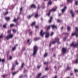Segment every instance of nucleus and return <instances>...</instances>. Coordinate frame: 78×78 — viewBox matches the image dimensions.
<instances>
[{
  "mask_svg": "<svg viewBox=\"0 0 78 78\" xmlns=\"http://www.w3.org/2000/svg\"><path fill=\"white\" fill-rule=\"evenodd\" d=\"M41 73H40L38 74L37 75V76L38 77H39V78H40V76H41Z\"/></svg>",
  "mask_w": 78,
  "mask_h": 78,
  "instance_id": "25",
  "label": "nucleus"
},
{
  "mask_svg": "<svg viewBox=\"0 0 78 78\" xmlns=\"http://www.w3.org/2000/svg\"><path fill=\"white\" fill-rule=\"evenodd\" d=\"M52 19H53V17L52 16L50 17V20L49 21V23H51V21H52Z\"/></svg>",
  "mask_w": 78,
  "mask_h": 78,
  "instance_id": "19",
  "label": "nucleus"
},
{
  "mask_svg": "<svg viewBox=\"0 0 78 78\" xmlns=\"http://www.w3.org/2000/svg\"><path fill=\"white\" fill-rule=\"evenodd\" d=\"M33 33V32L32 31H30V34H31Z\"/></svg>",
  "mask_w": 78,
  "mask_h": 78,
  "instance_id": "54",
  "label": "nucleus"
},
{
  "mask_svg": "<svg viewBox=\"0 0 78 78\" xmlns=\"http://www.w3.org/2000/svg\"><path fill=\"white\" fill-rule=\"evenodd\" d=\"M53 56L54 57H55V56H56V54H54Z\"/></svg>",
  "mask_w": 78,
  "mask_h": 78,
  "instance_id": "61",
  "label": "nucleus"
},
{
  "mask_svg": "<svg viewBox=\"0 0 78 78\" xmlns=\"http://www.w3.org/2000/svg\"><path fill=\"white\" fill-rule=\"evenodd\" d=\"M14 67H15V65H14V64H13L12 67L11 69L12 70H13L14 69Z\"/></svg>",
  "mask_w": 78,
  "mask_h": 78,
  "instance_id": "16",
  "label": "nucleus"
},
{
  "mask_svg": "<svg viewBox=\"0 0 78 78\" xmlns=\"http://www.w3.org/2000/svg\"><path fill=\"white\" fill-rule=\"evenodd\" d=\"M3 28H6V25L5 24L3 25Z\"/></svg>",
  "mask_w": 78,
  "mask_h": 78,
  "instance_id": "35",
  "label": "nucleus"
},
{
  "mask_svg": "<svg viewBox=\"0 0 78 78\" xmlns=\"http://www.w3.org/2000/svg\"><path fill=\"white\" fill-rule=\"evenodd\" d=\"M54 68L55 69V70H56V69H57V68H56V66H55L54 67Z\"/></svg>",
  "mask_w": 78,
  "mask_h": 78,
  "instance_id": "51",
  "label": "nucleus"
},
{
  "mask_svg": "<svg viewBox=\"0 0 78 78\" xmlns=\"http://www.w3.org/2000/svg\"><path fill=\"white\" fill-rule=\"evenodd\" d=\"M66 8H67V7L66 6H65L64 7V8L62 9V12H64L66 11Z\"/></svg>",
  "mask_w": 78,
  "mask_h": 78,
  "instance_id": "11",
  "label": "nucleus"
},
{
  "mask_svg": "<svg viewBox=\"0 0 78 78\" xmlns=\"http://www.w3.org/2000/svg\"><path fill=\"white\" fill-rule=\"evenodd\" d=\"M15 63L16 64V65H18V64H19L18 63V62H17V61H16L15 62Z\"/></svg>",
  "mask_w": 78,
  "mask_h": 78,
  "instance_id": "34",
  "label": "nucleus"
},
{
  "mask_svg": "<svg viewBox=\"0 0 78 78\" xmlns=\"http://www.w3.org/2000/svg\"><path fill=\"white\" fill-rule=\"evenodd\" d=\"M67 30L68 31H70V27L69 26H68L67 27Z\"/></svg>",
  "mask_w": 78,
  "mask_h": 78,
  "instance_id": "37",
  "label": "nucleus"
},
{
  "mask_svg": "<svg viewBox=\"0 0 78 78\" xmlns=\"http://www.w3.org/2000/svg\"><path fill=\"white\" fill-rule=\"evenodd\" d=\"M47 55H48V53H45L44 55V58H45V57L47 56Z\"/></svg>",
  "mask_w": 78,
  "mask_h": 78,
  "instance_id": "21",
  "label": "nucleus"
},
{
  "mask_svg": "<svg viewBox=\"0 0 78 78\" xmlns=\"http://www.w3.org/2000/svg\"><path fill=\"white\" fill-rule=\"evenodd\" d=\"M17 20V19H15L13 20V22H16V21Z\"/></svg>",
  "mask_w": 78,
  "mask_h": 78,
  "instance_id": "49",
  "label": "nucleus"
},
{
  "mask_svg": "<svg viewBox=\"0 0 78 78\" xmlns=\"http://www.w3.org/2000/svg\"><path fill=\"white\" fill-rule=\"evenodd\" d=\"M57 22H59V23H61V20L59 19H58L57 20Z\"/></svg>",
  "mask_w": 78,
  "mask_h": 78,
  "instance_id": "39",
  "label": "nucleus"
},
{
  "mask_svg": "<svg viewBox=\"0 0 78 78\" xmlns=\"http://www.w3.org/2000/svg\"><path fill=\"white\" fill-rule=\"evenodd\" d=\"M33 50L34 52L32 55L33 56H35V55H36L37 53V50H38V47L37 46H34Z\"/></svg>",
  "mask_w": 78,
  "mask_h": 78,
  "instance_id": "2",
  "label": "nucleus"
},
{
  "mask_svg": "<svg viewBox=\"0 0 78 78\" xmlns=\"http://www.w3.org/2000/svg\"><path fill=\"white\" fill-rule=\"evenodd\" d=\"M5 19L6 20H9L10 19V17H5Z\"/></svg>",
  "mask_w": 78,
  "mask_h": 78,
  "instance_id": "15",
  "label": "nucleus"
},
{
  "mask_svg": "<svg viewBox=\"0 0 78 78\" xmlns=\"http://www.w3.org/2000/svg\"><path fill=\"white\" fill-rule=\"evenodd\" d=\"M67 51V48L64 47L62 48V53H66Z\"/></svg>",
  "mask_w": 78,
  "mask_h": 78,
  "instance_id": "6",
  "label": "nucleus"
},
{
  "mask_svg": "<svg viewBox=\"0 0 78 78\" xmlns=\"http://www.w3.org/2000/svg\"><path fill=\"white\" fill-rule=\"evenodd\" d=\"M35 23H36V22H34L31 24V26H33V25H35Z\"/></svg>",
  "mask_w": 78,
  "mask_h": 78,
  "instance_id": "27",
  "label": "nucleus"
},
{
  "mask_svg": "<svg viewBox=\"0 0 78 78\" xmlns=\"http://www.w3.org/2000/svg\"><path fill=\"white\" fill-rule=\"evenodd\" d=\"M8 14V12L7 11L5 12V13H3V14L4 16H6V14Z\"/></svg>",
  "mask_w": 78,
  "mask_h": 78,
  "instance_id": "31",
  "label": "nucleus"
},
{
  "mask_svg": "<svg viewBox=\"0 0 78 78\" xmlns=\"http://www.w3.org/2000/svg\"><path fill=\"white\" fill-rule=\"evenodd\" d=\"M24 77H27V75L25 74V75H24Z\"/></svg>",
  "mask_w": 78,
  "mask_h": 78,
  "instance_id": "59",
  "label": "nucleus"
},
{
  "mask_svg": "<svg viewBox=\"0 0 78 78\" xmlns=\"http://www.w3.org/2000/svg\"><path fill=\"white\" fill-rule=\"evenodd\" d=\"M23 77V75H20L19 77V78H22Z\"/></svg>",
  "mask_w": 78,
  "mask_h": 78,
  "instance_id": "45",
  "label": "nucleus"
},
{
  "mask_svg": "<svg viewBox=\"0 0 78 78\" xmlns=\"http://www.w3.org/2000/svg\"><path fill=\"white\" fill-rule=\"evenodd\" d=\"M3 35H0V39L1 38H3Z\"/></svg>",
  "mask_w": 78,
  "mask_h": 78,
  "instance_id": "47",
  "label": "nucleus"
},
{
  "mask_svg": "<svg viewBox=\"0 0 78 78\" xmlns=\"http://www.w3.org/2000/svg\"><path fill=\"white\" fill-rule=\"evenodd\" d=\"M30 39H28V40H27V42H30Z\"/></svg>",
  "mask_w": 78,
  "mask_h": 78,
  "instance_id": "56",
  "label": "nucleus"
},
{
  "mask_svg": "<svg viewBox=\"0 0 78 78\" xmlns=\"http://www.w3.org/2000/svg\"><path fill=\"white\" fill-rule=\"evenodd\" d=\"M13 37V35L12 34H8V35L7 36L5 37V39L7 40H8L9 39H11L12 37Z\"/></svg>",
  "mask_w": 78,
  "mask_h": 78,
  "instance_id": "4",
  "label": "nucleus"
},
{
  "mask_svg": "<svg viewBox=\"0 0 78 78\" xmlns=\"http://www.w3.org/2000/svg\"><path fill=\"white\" fill-rule=\"evenodd\" d=\"M54 78H57V76H55Z\"/></svg>",
  "mask_w": 78,
  "mask_h": 78,
  "instance_id": "63",
  "label": "nucleus"
},
{
  "mask_svg": "<svg viewBox=\"0 0 78 78\" xmlns=\"http://www.w3.org/2000/svg\"><path fill=\"white\" fill-rule=\"evenodd\" d=\"M22 9H23L22 7H21L20 9V11L21 12L22 11Z\"/></svg>",
  "mask_w": 78,
  "mask_h": 78,
  "instance_id": "52",
  "label": "nucleus"
},
{
  "mask_svg": "<svg viewBox=\"0 0 78 78\" xmlns=\"http://www.w3.org/2000/svg\"><path fill=\"white\" fill-rule=\"evenodd\" d=\"M55 40L57 41V43H58V45H59L61 44V42H59V39L58 37H56L55 38Z\"/></svg>",
  "mask_w": 78,
  "mask_h": 78,
  "instance_id": "8",
  "label": "nucleus"
},
{
  "mask_svg": "<svg viewBox=\"0 0 78 78\" xmlns=\"http://www.w3.org/2000/svg\"><path fill=\"white\" fill-rule=\"evenodd\" d=\"M17 72H18L16 71V72H15L13 73H12V75H15V74H16V73H17Z\"/></svg>",
  "mask_w": 78,
  "mask_h": 78,
  "instance_id": "24",
  "label": "nucleus"
},
{
  "mask_svg": "<svg viewBox=\"0 0 78 78\" xmlns=\"http://www.w3.org/2000/svg\"><path fill=\"white\" fill-rule=\"evenodd\" d=\"M51 27L52 29H54V28H57V26L55 25H52Z\"/></svg>",
  "mask_w": 78,
  "mask_h": 78,
  "instance_id": "13",
  "label": "nucleus"
},
{
  "mask_svg": "<svg viewBox=\"0 0 78 78\" xmlns=\"http://www.w3.org/2000/svg\"><path fill=\"white\" fill-rule=\"evenodd\" d=\"M33 16V15H30L29 16H28L27 18L28 19H31V18Z\"/></svg>",
  "mask_w": 78,
  "mask_h": 78,
  "instance_id": "18",
  "label": "nucleus"
},
{
  "mask_svg": "<svg viewBox=\"0 0 78 78\" xmlns=\"http://www.w3.org/2000/svg\"><path fill=\"white\" fill-rule=\"evenodd\" d=\"M9 59H10V60L12 59V56H10L9 57Z\"/></svg>",
  "mask_w": 78,
  "mask_h": 78,
  "instance_id": "50",
  "label": "nucleus"
},
{
  "mask_svg": "<svg viewBox=\"0 0 78 78\" xmlns=\"http://www.w3.org/2000/svg\"><path fill=\"white\" fill-rule=\"evenodd\" d=\"M70 46L73 47H77L78 46V43H76L75 44H74V42H73L71 44Z\"/></svg>",
  "mask_w": 78,
  "mask_h": 78,
  "instance_id": "5",
  "label": "nucleus"
},
{
  "mask_svg": "<svg viewBox=\"0 0 78 78\" xmlns=\"http://www.w3.org/2000/svg\"><path fill=\"white\" fill-rule=\"evenodd\" d=\"M30 8H34L35 9H36V6L35 5V4H33L30 5Z\"/></svg>",
  "mask_w": 78,
  "mask_h": 78,
  "instance_id": "9",
  "label": "nucleus"
},
{
  "mask_svg": "<svg viewBox=\"0 0 78 78\" xmlns=\"http://www.w3.org/2000/svg\"><path fill=\"white\" fill-rule=\"evenodd\" d=\"M45 70H48V68H46Z\"/></svg>",
  "mask_w": 78,
  "mask_h": 78,
  "instance_id": "55",
  "label": "nucleus"
},
{
  "mask_svg": "<svg viewBox=\"0 0 78 78\" xmlns=\"http://www.w3.org/2000/svg\"><path fill=\"white\" fill-rule=\"evenodd\" d=\"M38 27H39L38 26H37L35 27L36 28H38Z\"/></svg>",
  "mask_w": 78,
  "mask_h": 78,
  "instance_id": "58",
  "label": "nucleus"
},
{
  "mask_svg": "<svg viewBox=\"0 0 78 78\" xmlns=\"http://www.w3.org/2000/svg\"><path fill=\"white\" fill-rule=\"evenodd\" d=\"M39 16V15H38V13H37L35 15L34 17L35 18Z\"/></svg>",
  "mask_w": 78,
  "mask_h": 78,
  "instance_id": "23",
  "label": "nucleus"
},
{
  "mask_svg": "<svg viewBox=\"0 0 78 78\" xmlns=\"http://www.w3.org/2000/svg\"><path fill=\"white\" fill-rule=\"evenodd\" d=\"M56 42V41H50V44L49 45V47L50 48L51 47V44H55V43Z\"/></svg>",
  "mask_w": 78,
  "mask_h": 78,
  "instance_id": "7",
  "label": "nucleus"
},
{
  "mask_svg": "<svg viewBox=\"0 0 78 78\" xmlns=\"http://www.w3.org/2000/svg\"><path fill=\"white\" fill-rule=\"evenodd\" d=\"M56 9H51V10H49V12H53V11H56Z\"/></svg>",
  "mask_w": 78,
  "mask_h": 78,
  "instance_id": "14",
  "label": "nucleus"
},
{
  "mask_svg": "<svg viewBox=\"0 0 78 78\" xmlns=\"http://www.w3.org/2000/svg\"><path fill=\"white\" fill-rule=\"evenodd\" d=\"M76 30L74 33H72L71 34L72 36H74L76 35V37H78V27H75Z\"/></svg>",
  "mask_w": 78,
  "mask_h": 78,
  "instance_id": "3",
  "label": "nucleus"
},
{
  "mask_svg": "<svg viewBox=\"0 0 78 78\" xmlns=\"http://www.w3.org/2000/svg\"><path fill=\"white\" fill-rule=\"evenodd\" d=\"M70 13L71 14L72 17H74V16H75V14H74V13L73 12V10H70Z\"/></svg>",
  "mask_w": 78,
  "mask_h": 78,
  "instance_id": "10",
  "label": "nucleus"
},
{
  "mask_svg": "<svg viewBox=\"0 0 78 78\" xmlns=\"http://www.w3.org/2000/svg\"><path fill=\"white\" fill-rule=\"evenodd\" d=\"M64 40H66V37H65L64 38Z\"/></svg>",
  "mask_w": 78,
  "mask_h": 78,
  "instance_id": "64",
  "label": "nucleus"
},
{
  "mask_svg": "<svg viewBox=\"0 0 78 78\" xmlns=\"http://www.w3.org/2000/svg\"><path fill=\"white\" fill-rule=\"evenodd\" d=\"M24 66H25V64L24 63H22V65H21V67L22 68H23Z\"/></svg>",
  "mask_w": 78,
  "mask_h": 78,
  "instance_id": "30",
  "label": "nucleus"
},
{
  "mask_svg": "<svg viewBox=\"0 0 78 78\" xmlns=\"http://www.w3.org/2000/svg\"><path fill=\"white\" fill-rule=\"evenodd\" d=\"M12 31L13 33H16V32L17 31V30H15V29H13Z\"/></svg>",
  "mask_w": 78,
  "mask_h": 78,
  "instance_id": "26",
  "label": "nucleus"
},
{
  "mask_svg": "<svg viewBox=\"0 0 78 78\" xmlns=\"http://www.w3.org/2000/svg\"><path fill=\"white\" fill-rule=\"evenodd\" d=\"M71 68L69 66H67V67L66 69V70H70Z\"/></svg>",
  "mask_w": 78,
  "mask_h": 78,
  "instance_id": "17",
  "label": "nucleus"
},
{
  "mask_svg": "<svg viewBox=\"0 0 78 78\" xmlns=\"http://www.w3.org/2000/svg\"><path fill=\"white\" fill-rule=\"evenodd\" d=\"M14 27V25L13 24H11L10 25V27Z\"/></svg>",
  "mask_w": 78,
  "mask_h": 78,
  "instance_id": "40",
  "label": "nucleus"
},
{
  "mask_svg": "<svg viewBox=\"0 0 78 78\" xmlns=\"http://www.w3.org/2000/svg\"><path fill=\"white\" fill-rule=\"evenodd\" d=\"M48 64V62H44V64H45V65H47Z\"/></svg>",
  "mask_w": 78,
  "mask_h": 78,
  "instance_id": "43",
  "label": "nucleus"
},
{
  "mask_svg": "<svg viewBox=\"0 0 78 78\" xmlns=\"http://www.w3.org/2000/svg\"><path fill=\"white\" fill-rule=\"evenodd\" d=\"M70 76H72L73 75V73H70Z\"/></svg>",
  "mask_w": 78,
  "mask_h": 78,
  "instance_id": "53",
  "label": "nucleus"
},
{
  "mask_svg": "<svg viewBox=\"0 0 78 78\" xmlns=\"http://www.w3.org/2000/svg\"><path fill=\"white\" fill-rule=\"evenodd\" d=\"M53 34H54V33L53 32H52L51 34V36H53Z\"/></svg>",
  "mask_w": 78,
  "mask_h": 78,
  "instance_id": "41",
  "label": "nucleus"
},
{
  "mask_svg": "<svg viewBox=\"0 0 78 78\" xmlns=\"http://www.w3.org/2000/svg\"><path fill=\"white\" fill-rule=\"evenodd\" d=\"M50 29V26H48L47 27V30H48Z\"/></svg>",
  "mask_w": 78,
  "mask_h": 78,
  "instance_id": "36",
  "label": "nucleus"
},
{
  "mask_svg": "<svg viewBox=\"0 0 78 78\" xmlns=\"http://www.w3.org/2000/svg\"><path fill=\"white\" fill-rule=\"evenodd\" d=\"M74 71L75 73L77 72L78 73V70L77 69H75Z\"/></svg>",
  "mask_w": 78,
  "mask_h": 78,
  "instance_id": "38",
  "label": "nucleus"
},
{
  "mask_svg": "<svg viewBox=\"0 0 78 78\" xmlns=\"http://www.w3.org/2000/svg\"><path fill=\"white\" fill-rule=\"evenodd\" d=\"M16 48V47L15 46H14L13 48H12V51H14Z\"/></svg>",
  "mask_w": 78,
  "mask_h": 78,
  "instance_id": "28",
  "label": "nucleus"
},
{
  "mask_svg": "<svg viewBox=\"0 0 78 78\" xmlns=\"http://www.w3.org/2000/svg\"><path fill=\"white\" fill-rule=\"evenodd\" d=\"M6 76V74H4L3 75H2V77H3V78H5V76Z\"/></svg>",
  "mask_w": 78,
  "mask_h": 78,
  "instance_id": "33",
  "label": "nucleus"
},
{
  "mask_svg": "<svg viewBox=\"0 0 78 78\" xmlns=\"http://www.w3.org/2000/svg\"><path fill=\"white\" fill-rule=\"evenodd\" d=\"M39 39H41V38L36 37V38H34V41H37L39 40Z\"/></svg>",
  "mask_w": 78,
  "mask_h": 78,
  "instance_id": "12",
  "label": "nucleus"
},
{
  "mask_svg": "<svg viewBox=\"0 0 78 78\" xmlns=\"http://www.w3.org/2000/svg\"><path fill=\"white\" fill-rule=\"evenodd\" d=\"M40 35L42 37H44V34H45V37L46 38H48L50 37V34L48 32H43V30H41L40 33Z\"/></svg>",
  "mask_w": 78,
  "mask_h": 78,
  "instance_id": "1",
  "label": "nucleus"
},
{
  "mask_svg": "<svg viewBox=\"0 0 78 78\" xmlns=\"http://www.w3.org/2000/svg\"><path fill=\"white\" fill-rule=\"evenodd\" d=\"M11 31L10 30H8L7 31V33L8 34H11Z\"/></svg>",
  "mask_w": 78,
  "mask_h": 78,
  "instance_id": "22",
  "label": "nucleus"
},
{
  "mask_svg": "<svg viewBox=\"0 0 78 78\" xmlns=\"http://www.w3.org/2000/svg\"><path fill=\"white\" fill-rule=\"evenodd\" d=\"M63 28H64V27H63V26H62L61 28V30H63Z\"/></svg>",
  "mask_w": 78,
  "mask_h": 78,
  "instance_id": "60",
  "label": "nucleus"
},
{
  "mask_svg": "<svg viewBox=\"0 0 78 78\" xmlns=\"http://www.w3.org/2000/svg\"><path fill=\"white\" fill-rule=\"evenodd\" d=\"M0 62H5V59H1V58H0Z\"/></svg>",
  "mask_w": 78,
  "mask_h": 78,
  "instance_id": "20",
  "label": "nucleus"
},
{
  "mask_svg": "<svg viewBox=\"0 0 78 78\" xmlns=\"http://www.w3.org/2000/svg\"><path fill=\"white\" fill-rule=\"evenodd\" d=\"M50 12H49L47 14V15L48 16H50Z\"/></svg>",
  "mask_w": 78,
  "mask_h": 78,
  "instance_id": "46",
  "label": "nucleus"
},
{
  "mask_svg": "<svg viewBox=\"0 0 78 78\" xmlns=\"http://www.w3.org/2000/svg\"><path fill=\"white\" fill-rule=\"evenodd\" d=\"M65 35H68L69 34H68V33H66L65 34Z\"/></svg>",
  "mask_w": 78,
  "mask_h": 78,
  "instance_id": "57",
  "label": "nucleus"
},
{
  "mask_svg": "<svg viewBox=\"0 0 78 78\" xmlns=\"http://www.w3.org/2000/svg\"><path fill=\"white\" fill-rule=\"evenodd\" d=\"M41 66H37V69H40V68H41Z\"/></svg>",
  "mask_w": 78,
  "mask_h": 78,
  "instance_id": "42",
  "label": "nucleus"
},
{
  "mask_svg": "<svg viewBox=\"0 0 78 78\" xmlns=\"http://www.w3.org/2000/svg\"><path fill=\"white\" fill-rule=\"evenodd\" d=\"M75 5H78V1L76 2H75Z\"/></svg>",
  "mask_w": 78,
  "mask_h": 78,
  "instance_id": "44",
  "label": "nucleus"
},
{
  "mask_svg": "<svg viewBox=\"0 0 78 78\" xmlns=\"http://www.w3.org/2000/svg\"><path fill=\"white\" fill-rule=\"evenodd\" d=\"M67 2H70L72 3L73 2V0H67Z\"/></svg>",
  "mask_w": 78,
  "mask_h": 78,
  "instance_id": "29",
  "label": "nucleus"
},
{
  "mask_svg": "<svg viewBox=\"0 0 78 78\" xmlns=\"http://www.w3.org/2000/svg\"><path fill=\"white\" fill-rule=\"evenodd\" d=\"M52 3V2L50 1L48 2V5H51V4Z\"/></svg>",
  "mask_w": 78,
  "mask_h": 78,
  "instance_id": "48",
  "label": "nucleus"
},
{
  "mask_svg": "<svg viewBox=\"0 0 78 78\" xmlns=\"http://www.w3.org/2000/svg\"><path fill=\"white\" fill-rule=\"evenodd\" d=\"M60 6H63V4H62L60 5Z\"/></svg>",
  "mask_w": 78,
  "mask_h": 78,
  "instance_id": "62",
  "label": "nucleus"
},
{
  "mask_svg": "<svg viewBox=\"0 0 78 78\" xmlns=\"http://www.w3.org/2000/svg\"><path fill=\"white\" fill-rule=\"evenodd\" d=\"M75 63L76 64H77V63H78V59L77 58L76 59V60H75Z\"/></svg>",
  "mask_w": 78,
  "mask_h": 78,
  "instance_id": "32",
  "label": "nucleus"
}]
</instances>
